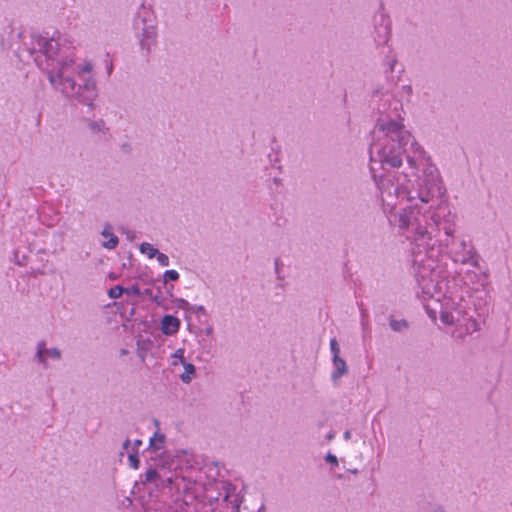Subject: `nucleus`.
I'll return each instance as SVG.
<instances>
[{
    "label": "nucleus",
    "mask_w": 512,
    "mask_h": 512,
    "mask_svg": "<svg viewBox=\"0 0 512 512\" xmlns=\"http://www.w3.org/2000/svg\"><path fill=\"white\" fill-rule=\"evenodd\" d=\"M441 190L421 199L416 185L407 175L378 180L379 200L390 225L410 241V256L414 277H444V269L437 256L446 254L454 263L478 266L473 246L456 236L457 216L443 201L435 204L446 193L441 175Z\"/></svg>",
    "instance_id": "nucleus-1"
},
{
    "label": "nucleus",
    "mask_w": 512,
    "mask_h": 512,
    "mask_svg": "<svg viewBox=\"0 0 512 512\" xmlns=\"http://www.w3.org/2000/svg\"><path fill=\"white\" fill-rule=\"evenodd\" d=\"M379 116L371 130L370 160L378 161L385 169L386 166L399 169L406 159L407 165L402 171L385 170L376 174L371 168L372 179L379 192L378 180L394 176L395 182L406 174L407 178L416 185L421 199L441 190L439 169L433 163L431 156L419 144L414 135L406 128L403 112V102L396 94L386 93L378 106Z\"/></svg>",
    "instance_id": "nucleus-2"
},
{
    "label": "nucleus",
    "mask_w": 512,
    "mask_h": 512,
    "mask_svg": "<svg viewBox=\"0 0 512 512\" xmlns=\"http://www.w3.org/2000/svg\"><path fill=\"white\" fill-rule=\"evenodd\" d=\"M219 475L216 463L200 465L191 450L179 449L164 453L156 467L147 469L142 477L144 483L167 489L175 501L181 503L182 510L184 506H192L205 492L210 502H221V508L239 512L242 503L240 492L234 484L218 480Z\"/></svg>",
    "instance_id": "nucleus-3"
},
{
    "label": "nucleus",
    "mask_w": 512,
    "mask_h": 512,
    "mask_svg": "<svg viewBox=\"0 0 512 512\" xmlns=\"http://www.w3.org/2000/svg\"><path fill=\"white\" fill-rule=\"evenodd\" d=\"M34 48L38 49L34 60L55 91L88 106L93 105L98 93L91 61L76 60L70 41L60 34L38 37Z\"/></svg>",
    "instance_id": "nucleus-4"
},
{
    "label": "nucleus",
    "mask_w": 512,
    "mask_h": 512,
    "mask_svg": "<svg viewBox=\"0 0 512 512\" xmlns=\"http://www.w3.org/2000/svg\"><path fill=\"white\" fill-rule=\"evenodd\" d=\"M419 293L428 316L450 328L455 339H463L478 330L475 309L468 291L458 289L456 283L440 277H415Z\"/></svg>",
    "instance_id": "nucleus-5"
},
{
    "label": "nucleus",
    "mask_w": 512,
    "mask_h": 512,
    "mask_svg": "<svg viewBox=\"0 0 512 512\" xmlns=\"http://www.w3.org/2000/svg\"><path fill=\"white\" fill-rule=\"evenodd\" d=\"M133 31L140 47L146 52L156 45L157 42V22L153 11L141 5L133 19Z\"/></svg>",
    "instance_id": "nucleus-6"
},
{
    "label": "nucleus",
    "mask_w": 512,
    "mask_h": 512,
    "mask_svg": "<svg viewBox=\"0 0 512 512\" xmlns=\"http://www.w3.org/2000/svg\"><path fill=\"white\" fill-rule=\"evenodd\" d=\"M444 277L450 281L451 286H453L455 282L458 289L468 291L469 295H471V290L477 291L480 288H483L486 279L482 273L476 271V267H473V269L461 268L459 271H457V275L451 279L445 275Z\"/></svg>",
    "instance_id": "nucleus-7"
},
{
    "label": "nucleus",
    "mask_w": 512,
    "mask_h": 512,
    "mask_svg": "<svg viewBox=\"0 0 512 512\" xmlns=\"http://www.w3.org/2000/svg\"><path fill=\"white\" fill-rule=\"evenodd\" d=\"M61 356V351L58 348H47L45 342H38L36 347L35 359L44 367H47L48 358L58 361L61 359Z\"/></svg>",
    "instance_id": "nucleus-8"
},
{
    "label": "nucleus",
    "mask_w": 512,
    "mask_h": 512,
    "mask_svg": "<svg viewBox=\"0 0 512 512\" xmlns=\"http://www.w3.org/2000/svg\"><path fill=\"white\" fill-rule=\"evenodd\" d=\"M333 370L331 372V380L334 385H338L340 379L348 373L346 361L340 357H332Z\"/></svg>",
    "instance_id": "nucleus-9"
},
{
    "label": "nucleus",
    "mask_w": 512,
    "mask_h": 512,
    "mask_svg": "<svg viewBox=\"0 0 512 512\" xmlns=\"http://www.w3.org/2000/svg\"><path fill=\"white\" fill-rule=\"evenodd\" d=\"M180 327V321L173 315H165L161 320V330L163 334L171 336L175 334Z\"/></svg>",
    "instance_id": "nucleus-10"
},
{
    "label": "nucleus",
    "mask_w": 512,
    "mask_h": 512,
    "mask_svg": "<svg viewBox=\"0 0 512 512\" xmlns=\"http://www.w3.org/2000/svg\"><path fill=\"white\" fill-rule=\"evenodd\" d=\"M153 347V341L149 337L139 336L136 340V352L141 360L144 362L147 355Z\"/></svg>",
    "instance_id": "nucleus-11"
},
{
    "label": "nucleus",
    "mask_w": 512,
    "mask_h": 512,
    "mask_svg": "<svg viewBox=\"0 0 512 512\" xmlns=\"http://www.w3.org/2000/svg\"><path fill=\"white\" fill-rule=\"evenodd\" d=\"M101 236L104 238V240L101 243L102 247L109 249V250L117 247V245L119 243V239L114 234L113 228L111 225L104 226V228L101 232Z\"/></svg>",
    "instance_id": "nucleus-12"
},
{
    "label": "nucleus",
    "mask_w": 512,
    "mask_h": 512,
    "mask_svg": "<svg viewBox=\"0 0 512 512\" xmlns=\"http://www.w3.org/2000/svg\"><path fill=\"white\" fill-rule=\"evenodd\" d=\"M87 128L89 132L95 136L103 137L108 134V127L103 119H88Z\"/></svg>",
    "instance_id": "nucleus-13"
},
{
    "label": "nucleus",
    "mask_w": 512,
    "mask_h": 512,
    "mask_svg": "<svg viewBox=\"0 0 512 512\" xmlns=\"http://www.w3.org/2000/svg\"><path fill=\"white\" fill-rule=\"evenodd\" d=\"M166 435L160 431H156L149 440V446L155 451H159L165 448Z\"/></svg>",
    "instance_id": "nucleus-14"
},
{
    "label": "nucleus",
    "mask_w": 512,
    "mask_h": 512,
    "mask_svg": "<svg viewBox=\"0 0 512 512\" xmlns=\"http://www.w3.org/2000/svg\"><path fill=\"white\" fill-rule=\"evenodd\" d=\"M139 251L148 259H154L159 252V250L156 247H154L151 243L148 242H142L139 245Z\"/></svg>",
    "instance_id": "nucleus-15"
},
{
    "label": "nucleus",
    "mask_w": 512,
    "mask_h": 512,
    "mask_svg": "<svg viewBox=\"0 0 512 512\" xmlns=\"http://www.w3.org/2000/svg\"><path fill=\"white\" fill-rule=\"evenodd\" d=\"M182 364L184 366V372L180 375V378L184 383H190L195 375V366L186 361Z\"/></svg>",
    "instance_id": "nucleus-16"
},
{
    "label": "nucleus",
    "mask_w": 512,
    "mask_h": 512,
    "mask_svg": "<svg viewBox=\"0 0 512 512\" xmlns=\"http://www.w3.org/2000/svg\"><path fill=\"white\" fill-rule=\"evenodd\" d=\"M412 93L413 89L411 85H403L398 89L396 96L399 97L402 102H408L412 97Z\"/></svg>",
    "instance_id": "nucleus-17"
},
{
    "label": "nucleus",
    "mask_w": 512,
    "mask_h": 512,
    "mask_svg": "<svg viewBox=\"0 0 512 512\" xmlns=\"http://www.w3.org/2000/svg\"><path fill=\"white\" fill-rule=\"evenodd\" d=\"M390 327H391V329L393 331L399 332V331H402L403 329L407 328L408 324L403 319H400V320L391 319L390 320Z\"/></svg>",
    "instance_id": "nucleus-18"
},
{
    "label": "nucleus",
    "mask_w": 512,
    "mask_h": 512,
    "mask_svg": "<svg viewBox=\"0 0 512 512\" xmlns=\"http://www.w3.org/2000/svg\"><path fill=\"white\" fill-rule=\"evenodd\" d=\"M122 294H124V287H122V286H120V285L113 286V287H111V288L108 290V296H109L111 299H117V298H119Z\"/></svg>",
    "instance_id": "nucleus-19"
},
{
    "label": "nucleus",
    "mask_w": 512,
    "mask_h": 512,
    "mask_svg": "<svg viewBox=\"0 0 512 512\" xmlns=\"http://www.w3.org/2000/svg\"><path fill=\"white\" fill-rule=\"evenodd\" d=\"M129 466L133 469H138L140 465L139 456L136 451H132L128 455Z\"/></svg>",
    "instance_id": "nucleus-20"
},
{
    "label": "nucleus",
    "mask_w": 512,
    "mask_h": 512,
    "mask_svg": "<svg viewBox=\"0 0 512 512\" xmlns=\"http://www.w3.org/2000/svg\"><path fill=\"white\" fill-rule=\"evenodd\" d=\"M180 275L176 270H167L163 274L164 282L168 281H177L179 279Z\"/></svg>",
    "instance_id": "nucleus-21"
},
{
    "label": "nucleus",
    "mask_w": 512,
    "mask_h": 512,
    "mask_svg": "<svg viewBox=\"0 0 512 512\" xmlns=\"http://www.w3.org/2000/svg\"><path fill=\"white\" fill-rule=\"evenodd\" d=\"M396 64H397V59L394 55H389L386 57L384 65H385L387 71L393 72Z\"/></svg>",
    "instance_id": "nucleus-22"
},
{
    "label": "nucleus",
    "mask_w": 512,
    "mask_h": 512,
    "mask_svg": "<svg viewBox=\"0 0 512 512\" xmlns=\"http://www.w3.org/2000/svg\"><path fill=\"white\" fill-rule=\"evenodd\" d=\"M124 293L127 294L128 296L139 297L141 295V290L140 287L135 284L124 288Z\"/></svg>",
    "instance_id": "nucleus-23"
},
{
    "label": "nucleus",
    "mask_w": 512,
    "mask_h": 512,
    "mask_svg": "<svg viewBox=\"0 0 512 512\" xmlns=\"http://www.w3.org/2000/svg\"><path fill=\"white\" fill-rule=\"evenodd\" d=\"M155 259L157 260L159 265L162 266V267H167L170 264L169 257L166 254H164V253H162L160 251L158 252V254L155 257Z\"/></svg>",
    "instance_id": "nucleus-24"
},
{
    "label": "nucleus",
    "mask_w": 512,
    "mask_h": 512,
    "mask_svg": "<svg viewBox=\"0 0 512 512\" xmlns=\"http://www.w3.org/2000/svg\"><path fill=\"white\" fill-rule=\"evenodd\" d=\"M330 350L332 352L333 357L340 356V347L335 338L330 340Z\"/></svg>",
    "instance_id": "nucleus-25"
},
{
    "label": "nucleus",
    "mask_w": 512,
    "mask_h": 512,
    "mask_svg": "<svg viewBox=\"0 0 512 512\" xmlns=\"http://www.w3.org/2000/svg\"><path fill=\"white\" fill-rule=\"evenodd\" d=\"M190 310L197 316V317H201V316H206V309L204 308V306L202 305H198V306H192L190 307Z\"/></svg>",
    "instance_id": "nucleus-26"
},
{
    "label": "nucleus",
    "mask_w": 512,
    "mask_h": 512,
    "mask_svg": "<svg viewBox=\"0 0 512 512\" xmlns=\"http://www.w3.org/2000/svg\"><path fill=\"white\" fill-rule=\"evenodd\" d=\"M325 461L327 463L331 464L334 467L338 466V459H337V457L334 454L330 453V452L326 454Z\"/></svg>",
    "instance_id": "nucleus-27"
},
{
    "label": "nucleus",
    "mask_w": 512,
    "mask_h": 512,
    "mask_svg": "<svg viewBox=\"0 0 512 512\" xmlns=\"http://www.w3.org/2000/svg\"><path fill=\"white\" fill-rule=\"evenodd\" d=\"M184 353H185L184 349H183V348H179V349H177V350L173 353L172 357H173L174 359H178V360L180 361V363L182 364V363H184V362H185Z\"/></svg>",
    "instance_id": "nucleus-28"
},
{
    "label": "nucleus",
    "mask_w": 512,
    "mask_h": 512,
    "mask_svg": "<svg viewBox=\"0 0 512 512\" xmlns=\"http://www.w3.org/2000/svg\"><path fill=\"white\" fill-rule=\"evenodd\" d=\"M205 334L210 336L212 333H213V327L212 325H208L205 330H204Z\"/></svg>",
    "instance_id": "nucleus-29"
},
{
    "label": "nucleus",
    "mask_w": 512,
    "mask_h": 512,
    "mask_svg": "<svg viewBox=\"0 0 512 512\" xmlns=\"http://www.w3.org/2000/svg\"><path fill=\"white\" fill-rule=\"evenodd\" d=\"M130 445H131L130 440L129 439L125 440V442L123 443V450H128Z\"/></svg>",
    "instance_id": "nucleus-30"
},
{
    "label": "nucleus",
    "mask_w": 512,
    "mask_h": 512,
    "mask_svg": "<svg viewBox=\"0 0 512 512\" xmlns=\"http://www.w3.org/2000/svg\"><path fill=\"white\" fill-rule=\"evenodd\" d=\"M343 437L345 440H349L351 438V432L345 431Z\"/></svg>",
    "instance_id": "nucleus-31"
},
{
    "label": "nucleus",
    "mask_w": 512,
    "mask_h": 512,
    "mask_svg": "<svg viewBox=\"0 0 512 512\" xmlns=\"http://www.w3.org/2000/svg\"><path fill=\"white\" fill-rule=\"evenodd\" d=\"M141 444H142L141 440H135V442H134L135 449L137 450Z\"/></svg>",
    "instance_id": "nucleus-32"
},
{
    "label": "nucleus",
    "mask_w": 512,
    "mask_h": 512,
    "mask_svg": "<svg viewBox=\"0 0 512 512\" xmlns=\"http://www.w3.org/2000/svg\"><path fill=\"white\" fill-rule=\"evenodd\" d=\"M128 354V350L127 349H121L120 350V355L121 356H124V355H127Z\"/></svg>",
    "instance_id": "nucleus-33"
},
{
    "label": "nucleus",
    "mask_w": 512,
    "mask_h": 512,
    "mask_svg": "<svg viewBox=\"0 0 512 512\" xmlns=\"http://www.w3.org/2000/svg\"><path fill=\"white\" fill-rule=\"evenodd\" d=\"M109 278H110V279H112V280H115V279L117 278V276H116V275H114V274H110V275H109Z\"/></svg>",
    "instance_id": "nucleus-34"
}]
</instances>
